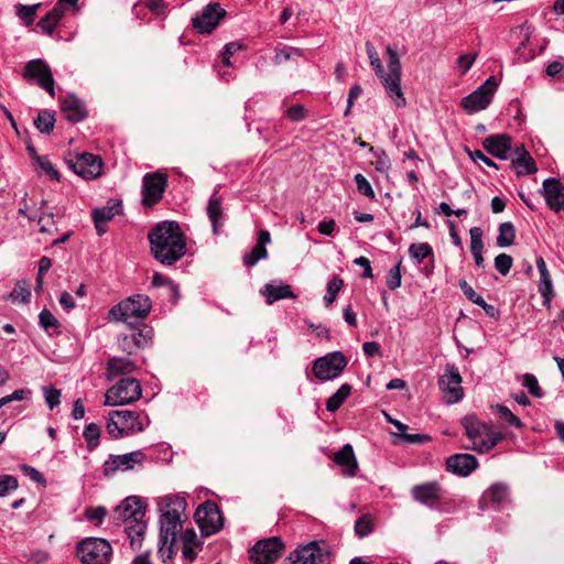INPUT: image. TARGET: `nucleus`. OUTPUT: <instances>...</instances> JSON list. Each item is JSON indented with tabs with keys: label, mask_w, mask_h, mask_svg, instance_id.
Wrapping results in <instances>:
<instances>
[{
	"label": "nucleus",
	"mask_w": 564,
	"mask_h": 564,
	"mask_svg": "<svg viewBox=\"0 0 564 564\" xmlns=\"http://www.w3.org/2000/svg\"><path fill=\"white\" fill-rule=\"evenodd\" d=\"M151 252L163 265H173L186 252L184 234L176 221H161L148 235Z\"/></svg>",
	"instance_id": "f257e3e1"
},
{
	"label": "nucleus",
	"mask_w": 564,
	"mask_h": 564,
	"mask_svg": "<svg viewBox=\"0 0 564 564\" xmlns=\"http://www.w3.org/2000/svg\"><path fill=\"white\" fill-rule=\"evenodd\" d=\"M366 52L369 57L370 65L372 66L376 75L381 79L389 97L394 101L397 107H404L406 105V100L401 89V62L397 51L392 46L387 47L388 73H384L379 55L372 43H366Z\"/></svg>",
	"instance_id": "f03ea898"
},
{
	"label": "nucleus",
	"mask_w": 564,
	"mask_h": 564,
	"mask_svg": "<svg viewBox=\"0 0 564 564\" xmlns=\"http://www.w3.org/2000/svg\"><path fill=\"white\" fill-rule=\"evenodd\" d=\"M149 424L150 419L145 413L115 410L108 413L106 431L111 438L119 440L143 432Z\"/></svg>",
	"instance_id": "7ed1b4c3"
},
{
	"label": "nucleus",
	"mask_w": 564,
	"mask_h": 564,
	"mask_svg": "<svg viewBox=\"0 0 564 564\" xmlns=\"http://www.w3.org/2000/svg\"><path fill=\"white\" fill-rule=\"evenodd\" d=\"M160 507V536L163 544H174L176 534L182 525L181 517L186 508V500L180 496L164 497Z\"/></svg>",
	"instance_id": "20e7f679"
},
{
	"label": "nucleus",
	"mask_w": 564,
	"mask_h": 564,
	"mask_svg": "<svg viewBox=\"0 0 564 564\" xmlns=\"http://www.w3.org/2000/svg\"><path fill=\"white\" fill-rule=\"evenodd\" d=\"M152 303L144 294L132 295L109 311V316L116 322L131 323V319H144L151 310Z\"/></svg>",
	"instance_id": "39448f33"
},
{
	"label": "nucleus",
	"mask_w": 564,
	"mask_h": 564,
	"mask_svg": "<svg viewBox=\"0 0 564 564\" xmlns=\"http://www.w3.org/2000/svg\"><path fill=\"white\" fill-rule=\"evenodd\" d=\"M142 397L141 383L135 378H121L105 394V405L120 406L138 401Z\"/></svg>",
	"instance_id": "423d86ee"
},
{
	"label": "nucleus",
	"mask_w": 564,
	"mask_h": 564,
	"mask_svg": "<svg viewBox=\"0 0 564 564\" xmlns=\"http://www.w3.org/2000/svg\"><path fill=\"white\" fill-rule=\"evenodd\" d=\"M111 552L108 541L100 538H87L76 549L77 557L84 564H107Z\"/></svg>",
	"instance_id": "0eeeda50"
},
{
	"label": "nucleus",
	"mask_w": 564,
	"mask_h": 564,
	"mask_svg": "<svg viewBox=\"0 0 564 564\" xmlns=\"http://www.w3.org/2000/svg\"><path fill=\"white\" fill-rule=\"evenodd\" d=\"M347 364L348 360L343 352L333 351L317 358L312 371L322 381L333 380L341 375Z\"/></svg>",
	"instance_id": "6e6552de"
},
{
	"label": "nucleus",
	"mask_w": 564,
	"mask_h": 564,
	"mask_svg": "<svg viewBox=\"0 0 564 564\" xmlns=\"http://www.w3.org/2000/svg\"><path fill=\"white\" fill-rule=\"evenodd\" d=\"M498 87L495 76H489L486 82L475 91L462 99V107L469 112L486 109L491 102L492 96Z\"/></svg>",
	"instance_id": "1a4fd4ad"
},
{
	"label": "nucleus",
	"mask_w": 564,
	"mask_h": 564,
	"mask_svg": "<svg viewBox=\"0 0 564 564\" xmlns=\"http://www.w3.org/2000/svg\"><path fill=\"white\" fill-rule=\"evenodd\" d=\"M195 520L206 536L217 533L224 525L220 510L212 501H206L197 508Z\"/></svg>",
	"instance_id": "9d476101"
},
{
	"label": "nucleus",
	"mask_w": 564,
	"mask_h": 564,
	"mask_svg": "<svg viewBox=\"0 0 564 564\" xmlns=\"http://www.w3.org/2000/svg\"><path fill=\"white\" fill-rule=\"evenodd\" d=\"M284 550V544L279 536H272L258 541L249 551L250 560L256 564H270L276 561Z\"/></svg>",
	"instance_id": "9b49d317"
},
{
	"label": "nucleus",
	"mask_w": 564,
	"mask_h": 564,
	"mask_svg": "<svg viewBox=\"0 0 564 564\" xmlns=\"http://www.w3.org/2000/svg\"><path fill=\"white\" fill-rule=\"evenodd\" d=\"M145 503L135 496L126 498L121 505L115 508L112 512V520L116 524H127L144 520Z\"/></svg>",
	"instance_id": "f8f14e48"
},
{
	"label": "nucleus",
	"mask_w": 564,
	"mask_h": 564,
	"mask_svg": "<svg viewBox=\"0 0 564 564\" xmlns=\"http://www.w3.org/2000/svg\"><path fill=\"white\" fill-rule=\"evenodd\" d=\"M145 456L141 451H134L122 455H109L102 466L105 477H113L117 471H128L135 465L143 463Z\"/></svg>",
	"instance_id": "ddd939ff"
},
{
	"label": "nucleus",
	"mask_w": 564,
	"mask_h": 564,
	"mask_svg": "<svg viewBox=\"0 0 564 564\" xmlns=\"http://www.w3.org/2000/svg\"><path fill=\"white\" fill-rule=\"evenodd\" d=\"M166 175L160 172L149 173L142 180V203L145 206H153L159 203L165 192Z\"/></svg>",
	"instance_id": "4468645a"
},
{
	"label": "nucleus",
	"mask_w": 564,
	"mask_h": 564,
	"mask_svg": "<svg viewBox=\"0 0 564 564\" xmlns=\"http://www.w3.org/2000/svg\"><path fill=\"white\" fill-rule=\"evenodd\" d=\"M68 166L86 180L96 178L101 174L102 161L98 155L91 153H82L67 161Z\"/></svg>",
	"instance_id": "2eb2a0df"
},
{
	"label": "nucleus",
	"mask_w": 564,
	"mask_h": 564,
	"mask_svg": "<svg viewBox=\"0 0 564 564\" xmlns=\"http://www.w3.org/2000/svg\"><path fill=\"white\" fill-rule=\"evenodd\" d=\"M444 490L440 482L427 481L412 487L411 496L414 501L424 505L433 510H438V505L443 499Z\"/></svg>",
	"instance_id": "dca6fc26"
},
{
	"label": "nucleus",
	"mask_w": 564,
	"mask_h": 564,
	"mask_svg": "<svg viewBox=\"0 0 564 564\" xmlns=\"http://www.w3.org/2000/svg\"><path fill=\"white\" fill-rule=\"evenodd\" d=\"M26 79L36 80L37 85L46 90L52 97L54 96V78L48 65L43 59L30 61L23 72Z\"/></svg>",
	"instance_id": "f3484780"
},
{
	"label": "nucleus",
	"mask_w": 564,
	"mask_h": 564,
	"mask_svg": "<svg viewBox=\"0 0 564 564\" xmlns=\"http://www.w3.org/2000/svg\"><path fill=\"white\" fill-rule=\"evenodd\" d=\"M226 14V10L219 3L212 2L193 18L192 24L199 33H210Z\"/></svg>",
	"instance_id": "a211bd4d"
},
{
	"label": "nucleus",
	"mask_w": 564,
	"mask_h": 564,
	"mask_svg": "<svg viewBox=\"0 0 564 564\" xmlns=\"http://www.w3.org/2000/svg\"><path fill=\"white\" fill-rule=\"evenodd\" d=\"M460 383L462 377L458 370L454 366L447 367L445 373L438 379L446 403L453 404L462 400L464 393Z\"/></svg>",
	"instance_id": "6ab92c4d"
},
{
	"label": "nucleus",
	"mask_w": 564,
	"mask_h": 564,
	"mask_svg": "<svg viewBox=\"0 0 564 564\" xmlns=\"http://www.w3.org/2000/svg\"><path fill=\"white\" fill-rule=\"evenodd\" d=\"M77 2L78 0H58L54 8L39 21L37 26L41 28L45 34L52 35L59 21L65 15V12L69 8L76 9Z\"/></svg>",
	"instance_id": "aec40b11"
},
{
	"label": "nucleus",
	"mask_w": 564,
	"mask_h": 564,
	"mask_svg": "<svg viewBox=\"0 0 564 564\" xmlns=\"http://www.w3.org/2000/svg\"><path fill=\"white\" fill-rule=\"evenodd\" d=\"M510 501V492L507 485L497 482L490 486L482 495L480 508L492 507L496 510L505 508Z\"/></svg>",
	"instance_id": "412c9836"
},
{
	"label": "nucleus",
	"mask_w": 564,
	"mask_h": 564,
	"mask_svg": "<svg viewBox=\"0 0 564 564\" xmlns=\"http://www.w3.org/2000/svg\"><path fill=\"white\" fill-rule=\"evenodd\" d=\"M546 205L554 212L564 210V186L556 178L550 177L543 182L541 189Z\"/></svg>",
	"instance_id": "4be33fe9"
},
{
	"label": "nucleus",
	"mask_w": 564,
	"mask_h": 564,
	"mask_svg": "<svg viewBox=\"0 0 564 564\" xmlns=\"http://www.w3.org/2000/svg\"><path fill=\"white\" fill-rule=\"evenodd\" d=\"M482 147L489 154L499 160L509 159L512 151L511 138L506 133L487 137L482 141Z\"/></svg>",
	"instance_id": "5701e85b"
},
{
	"label": "nucleus",
	"mask_w": 564,
	"mask_h": 564,
	"mask_svg": "<svg viewBox=\"0 0 564 564\" xmlns=\"http://www.w3.org/2000/svg\"><path fill=\"white\" fill-rule=\"evenodd\" d=\"M478 467L477 458L471 454H455L447 458L446 469L455 475L466 477Z\"/></svg>",
	"instance_id": "b1692460"
},
{
	"label": "nucleus",
	"mask_w": 564,
	"mask_h": 564,
	"mask_svg": "<svg viewBox=\"0 0 564 564\" xmlns=\"http://www.w3.org/2000/svg\"><path fill=\"white\" fill-rule=\"evenodd\" d=\"M462 425L465 430L466 436L471 441V446H477L478 442H484L487 431H489V423L478 420L476 415H466L462 419Z\"/></svg>",
	"instance_id": "393cba45"
},
{
	"label": "nucleus",
	"mask_w": 564,
	"mask_h": 564,
	"mask_svg": "<svg viewBox=\"0 0 564 564\" xmlns=\"http://www.w3.org/2000/svg\"><path fill=\"white\" fill-rule=\"evenodd\" d=\"M152 329L144 326L138 332H132L130 335H124L120 338V347L129 355L134 350L144 347L152 339Z\"/></svg>",
	"instance_id": "a878e982"
},
{
	"label": "nucleus",
	"mask_w": 564,
	"mask_h": 564,
	"mask_svg": "<svg viewBox=\"0 0 564 564\" xmlns=\"http://www.w3.org/2000/svg\"><path fill=\"white\" fill-rule=\"evenodd\" d=\"M121 212L122 205L120 202H109L107 206L94 209L93 219L97 234L99 236L104 235L106 232L104 225L111 220L116 215L121 214Z\"/></svg>",
	"instance_id": "bb28decb"
},
{
	"label": "nucleus",
	"mask_w": 564,
	"mask_h": 564,
	"mask_svg": "<svg viewBox=\"0 0 564 564\" xmlns=\"http://www.w3.org/2000/svg\"><path fill=\"white\" fill-rule=\"evenodd\" d=\"M61 109L66 119L72 122H79L87 116L84 102L75 95H67L61 100Z\"/></svg>",
	"instance_id": "cd10ccee"
},
{
	"label": "nucleus",
	"mask_w": 564,
	"mask_h": 564,
	"mask_svg": "<svg viewBox=\"0 0 564 564\" xmlns=\"http://www.w3.org/2000/svg\"><path fill=\"white\" fill-rule=\"evenodd\" d=\"M262 295L265 296V301L268 304H272L279 300L283 299H295L296 295L292 292L290 285L288 284H274L268 283L264 285L261 291Z\"/></svg>",
	"instance_id": "c85d7f7f"
},
{
	"label": "nucleus",
	"mask_w": 564,
	"mask_h": 564,
	"mask_svg": "<svg viewBox=\"0 0 564 564\" xmlns=\"http://www.w3.org/2000/svg\"><path fill=\"white\" fill-rule=\"evenodd\" d=\"M334 462L339 466L346 467L344 474L347 476H354L358 469L355 453L350 444L344 445L343 448L335 454Z\"/></svg>",
	"instance_id": "c756f323"
},
{
	"label": "nucleus",
	"mask_w": 564,
	"mask_h": 564,
	"mask_svg": "<svg viewBox=\"0 0 564 564\" xmlns=\"http://www.w3.org/2000/svg\"><path fill=\"white\" fill-rule=\"evenodd\" d=\"M128 539L130 540V545L133 550H138L141 547L143 538L147 531V523L144 520H140L137 522H131L124 524L123 528Z\"/></svg>",
	"instance_id": "7c9ffc66"
},
{
	"label": "nucleus",
	"mask_w": 564,
	"mask_h": 564,
	"mask_svg": "<svg viewBox=\"0 0 564 564\" xmlns=\"http://www.w3.org/2000/svg\"><path fill=\"white\" fill-rule=\"evenodd\" d=\"M134 370V364L132 360L122 357H112L107 362V375L108 379L113 377L128 375Z\"/></svg>",
	"instance_id": "2f4dec72"
},
{
	"label": "nucleus",
	"mask_w": 564,
	"mask_h": 564,
	"mask_svg": "<svg viewBox=\"0 0 564 564\" xmlns=\"http://www.w3.org/2000/svg\"><path fill=\"white\" fill-rule=\"evenodd\" d=\"M304 56V51L289 45L279 46L275 48V55L273 62L276 65L284 64L289 61L296 62L299 58Z\"/></svg>",
	"instance_id": "473e14b6"
},
{
	"label": "nucleus",
	"mask_w": 564,
	"mask_h": 564,
	"mask_svg": "<svg viewBox=\"0 0 564 564\" xmlns=\"http://www.w3.org/2000/svg\"><path fill=\"white\" fill-rule=\"evenodd\" d=\"M512 165L516 167L519 176L533 174L536 172V164L529 152H522V156H513L511 159Z\"/></svg>",
	"instance_id": "72a5a7b5"
},
{
	"label": "nucleus",
	"mask_w": 564,
	"mask_h": 564,
	"mask_svg": "<svg viewBox=\"0 0 564 564\" xmlns=\"http://www.w3.org/2000/svg\"><path fill=\"white\" fill-rule=\"evenodd\" d=\"M505 437L506 435L503 433L494 431L491 424H489V431H487L485 441L478 442L477 446H471L470 448L479 454H485L494 448Z\"/></svg>",
	"instance_id": "f704fd0d"
},
{
	"label": "nucleus",
	"mask_w": 564,
	"mask_h": 564,
	"mask_svg": "<svg viewBox=\"0 0 564 564\" xmlns=\"http://www.w3.org/2000/svg\"><path fill=\"white\" fill-rule=\"evenodd\" d=\"M207 215L213 226V232L217 235L219 227L223 226V223L220 221L223 217V209L219 198L215 196H212L209 198L207 206Z\"/></svg>",
	"instance_id": "c9c22d12"
},
{
	"label": "nucleus",
	"mask_w": 564,
	"mask_h": 564,
	"mask_svg": "<svg viewBox=\"0 0 564 564\" xmlns=\"http://www.w3.org/2000/svg\"><path fill=\"white\" fill-rule=\"evenodd\" d=\"M351 392V386L348 383H344L339 387V389L327 399L326 409L329 412L337 411L345 400L349 397Z\"/></svg>",
	"instance_id": "e433bc0d"
},
{
	"label": "nucleus",
	"mask_w": 564,
	"mask_h": 564,
	"mask_svg": "<svg viewBox=\"0 0 564 564\" xmlns=\"http://www.w3.org/2000/svg\"><path fill=\"white\" fill-rule=\"evenodd\" d=\"M101 427L97 423H89L85 426L83 437L87 443V451L94 452L99 446Z\"/></svg>",
	"instance_id": "4c0bfd02"
},
{
	"label": "nucleus",
	"mask_w": 564,
	"mask_h": 564,
	"mask_svg": "<svg viewBox=\"0 0 564 564\" xmlns=\"http://www.w3.org/2000/svg\"><path fill=\"white\" fill-rule=\"evenodd\" d=\"M516 238V229L512 223L506 221L500 224L499 234L497 237V245L500 248L509 247L513 243Z\"/></svg>",
	"instance_id": "58836bf2"
},
{
	"label": "nucleus",
	"mask_w": 564,
	"mask_h": 564,
	"mask_svg": "<svg viewBox=\"0 0 564 564\" xmlns=\"http://www.w3.org/2000/svg\"><path fill=\"white\" fill-rule=\"evenodd\" d=\"M8 299L13 303H28L31 299L29 282L26 280L18 281L12 292L8 295Z\"/></svg>",
	"instance_id": "ea45409f"
},
{
	"label": "nucleus",
	"mask_w": 564,
	"mask_h": 564,
	"mask_svg": "<svg viewBox=\"0 0 564 564\" xmlns=\"http://www.w3.org/2000/svg\"><path fill=\"white\" fill-rule=\"evenodd\" d=\"M41 3H35L32 6H25L19 3L17 8V15L23 21L26 26H30L34 23L35 14L37 10L41 8Z\"/></svg>",
	"instance_id": "a19ab883"
},
{
	"label": "nucleus",
	"mask_w": 564,
	"mask_h": 564,
	"mask_svg": "<svg viewBox=\"0 0 564 564\" xmlns=\"http://www.w3.org/2000/svg\"><path fill=\"white\" fill-rule=\"evenodd\" d=\"M54 123L55 118L53 113L46 110L40 111L37 117L34 119L36 129L42 133H50L54 128Z\"/></svg>",
	"instance_id": "79ce46f5"
},
{
	"label": "nucleus",
	"mask_w": 564,
	"mask_h": 564,
	"mask_svg": "<svg viewBox=\"0 0 564 564\" xmlns=\"http://www.w3.org/2000/svg\"><path fill=\"white\" fill-rule=\"evenodd\" d=\"M343 285H344V281L338 276H333L328 281L326 294L324 295L325 306L328 307L335 302L337 294L341 290Z\"/></svg>",
	"instance_id": "37998d69"
},
{
	"label": "nucleus",
	"mask_w": 564,
	"mask_h": 564,
	"mask_svg": "<svg viewBox=\"0 0 564 564\" xmlns=\"http://www.w3.org/2000/svg\"><path fill=\"white\" fill-rule=\"evenodd\" d=\"M369 151L372 153V155L376 159V161L373 163L375 169L382 174H387L391 167V162H390L388 154L383 150L375 149L373 147H370Z\"/></svg>",
	"instance_id": "c03bdc74"
},
{
	"label": "nucleus",
	"mask_w": 564,
	"mask_h": 564,
	"mask_svg": "<svg viewBox=\"0 0 564 564\" xmlns=\"http://www.w3.org/2000/svg\"><path fill=\"white\" fill-rule=\"evenodd\" d=\"M268 257L267 248L263 246L256 245L252 250L245 254L243 263L246 267L251 268L256 265L261 259Z\"/></svg>",
	"instance_id": "a18cd8bd"
},
{
	"label": "nucleus",
	"mask_w": 564,
	"mask_h": 564,
	"mask_svg": "<svg viewBox=\"0 0 564 564\" xmlns=\"http://www.w3.org/2000/svg\"><path fill=\"white\" fill-rule=\"evenodd\" d=\"M536 267L540 273V283H539V290L543 289L544 291L549 292L550 289L553 288L550 273L546 268V263L543 258L536 259Z\"/></svg>",
	"instance_id": "49530a36"
},
{
	"label": "nucleus",
	"mask_w": 564,
	"mask_h": 564,
	"mask_svg": "<svg viewBox=\"0 0 564 564\" xmlns=\"http://www.w3.org/2000/svg\"><path fill=\"white\" fill-rule=\"evenodd\" d=\"M496 410L499 417L505 420L509 425L516 429L523 427V423L521 422V420L518 416H516L506 405L498 404L496 406Z\"/></svg>",
	"instance_id": "de8ad7c7"
},
{
	"label": "nucleus",
	"mask_w": 564,
	"mask_h": 564,
	"mask_svg": "<svg viewBox=\"0 0 564 564\" xmlns=\"http://www.w3.org/2000/svg\"><path fill=\"white\" fill-rule=\"evenodd\" d=\"M372 520L369 514H362L355 523V533L362 539L372 532Z\"/></svg>",
	"instance_id": "09e8293b"
},
{
	"label": "nucleus",
	"mask_w": 564,
	"mask_h": 564,
	"mask_svg": "<svg viewBox=\"0 0 564 564\" xmlns=\"http://www.w3.org/2000/svg\"><path fill=\"white\" fill-rule=\"evenodd\" d=\"M409 253L412 258L416 259L417 261H422L423 259L433 254V249L426 242L413 243L409 248Z\"/></svg>",
	"instance_id": "8fccbe9b"
},
{
	"label": "nucleus",
	"mask_w": 564,
	"mask_h": 564,
	"mask_svg": "<svg viewBox=\"0 0 564 564\" xmlns=\"http://www.w3.org/2000/svg\"><path fill=\"white\" fill-rule=\"evenodd\" d=\"M42 392L44 394L45 403L48 406V409L53 410L61 403V390L44 386L42 387Z\"/></svg>",
	"instance_id": "3c124183"
},
{
	"label": "nucleus",
	"mask_w": 564,
	"mask_h": 564,
	"mask_svg": "<svg viewBox=\"0 0 564 564\" xmlns=\"http://www.w3.org/2000/svg\"><path fill=\"white\" fill-rule=\"evenodd\" d=\"M354 180H355L356 187H357V191L359 194H361L368 198H371V199L375 198L376 195H375L371 184L361 173H357L355 175Z\"/></svg>",
	"instance_id": "603ef678"
},
{
	"label": "nucleus",
	"mask_w": 564,
	"mask_h": 564,
	"mask_svg": "<svg viewBox=\"0 0 564 564\" xmlns=\"http://www.w3.org/2000/svg\"><path fill=\"white\" fill-rule=\"evenodd\" d=\"M522 384L529 390V393L534 398H542L543 391L539 386L538 379L534 375H523Z\"/></svg>",
	"instance_id": "864d4df0"
},
{
	"label": "nucleus",
	"mask_w": 564,
	"mask_h": 564,
	"mask_svg": "<svg viewBox=\"0 0 564 564\" xmlns=\"http://www.w3.org/2000/svg\"><path fill=\"white\" fill-rule=\"evenodd\" d=\"M35 163L37 164L36 169H39L41 172L45 173L53 180L59 181V173L57 170H55L54 165L47 156L37 158Z\"/></svg>",
	"instance_id": "5fc2aeb1"
},
{
	"label": "nucleus",
	"mask_w": 564,
	"mask_h": 564,
	"mask_svg": "<svg viewBox=\"0 0 564 564\" xmlns=\"http://www.w3.org/2000/svg\"><path fill=\"white\" fill-rule=\"evenodd\" d=\"M470 235V251L471 253L482 252V230L479 227H473L469 230Z\"/></svg>",
	"instance_id": "6e6d98bb"
},
{
	"label": "nucleus",
	"mask_w": 564,
	"mask_h": 564,
	"mask_svg": "<svg viewBox=\"0 0 564 564\" xmlns=\"http://www.w3.org/2000/svg\"><path fill=\"white\" fill-rule=\"evenodd\" d=\"M512 263V257L507 253H500L495 258V268L502 275H507L509 273Z\"/></svg>",
	"instance_id": "4d7b16f0"
},
{
	"label": "nucleus",
	"mask_w": 564,
	"mask_h": 564,
	"mask_svg": "<svg viewBox=\"0 0 564 564\" xmlns=\"http://www.w3.org/2000/svg\"><path fill=\"white\" fill-rule=\"evenodd\" d=\"M18 479L12 475L0 476V497L9 495L18 488Z\"/></svg>",
	"instance_id": "13d9d810"
},
{
	"label": "nucleus",
	"mask_w": 564,
	"mask_h": 564,
	"mask_svg": "<svg viewBox=\"0 0 564 564\" xmlns=\"http://www.w3.org/2000/svg\"><path fill=\"white\" fill-rule=\"evenodd\" d=\"M401 262H398L393 268L389 270L387 275V285L390 290H395L401 285Z\"/></svg>",
	"instance_id": "bf43d9fd"
},
{
	"label": "nucleus",
	"mask_w": 564,
	"mask_h": 564,
	"mask_svg": "<svg viewBox=\"0 0 564 564\" xmlns=\"http://www.w3.org/2000/svg\"><path fill=\"white\" fill-rule=\"evenodd\" d=\"M39 323L42 328L48 330L52 327H58L57 318L47 310L44 308L39 315Z\"/></svg>",
	"instance_id": "052dcab7"
},
{
	"label": "nucleus",
	"mask_w": 564,
	"mask_h": 564,
	"mask_svg": "<svg viewBox=\"0 0 564 564\" xmlns=\"http://www.w3.org/2000/svg\"><path fill=\"white\" fill-rule=\"evenodd\" d=\"M286 117L294 122L302 121L306 117V111L302 105H292L286 110Z\"/></svg>",
	"instance_id": "680f3d73"
},
{
	"label": "nucleus",
	"mask_w": 564,
	"mask_h": 564,
	"mask_svg": "<svg viewBox=\"0 0 564 564\" xmlns=\"http://www.w3.org/2000/svg\"><path fill=\"white\" fill-rule=\"evenodd\" d=\"M462 292L464 295L474 304H477L478 302H482V296L477 294L475 290L467 283L465 280H460L458 283Z\"/></svg>",
	"instance_id": "e2e57ef3"
},
{
	"label": "nucleus",
	"mask_w": 564,
	"mask_h": 564,
	"mask_svg": "<svg viewBox=\"0 0 564 564\" xmlns=\"http://www.w3.org/2000/svg\"><path fill=\"white\" fill-rule=\"evenodd\" d=\"M477 54H463L458 57L457 64L462 74H466L473 66Z\"/></svg>",
	"instance_id": "0e129e2a"
},
{
	"label": "nucleus",
	"mask_w": 564,
	"mask_h": 564,
	"mask_svg": "<svg viewBox=\"0 0 564 564\" xmlns=\"http://www.w3.org/2000/svg\"><path fill=\"white\" fill-rule=\"evenodd\" d=\"M31 395V391L29 389H18L13 391L11 394L2 398L4 404H9L13 401H22L28 399Z\"/></svg>",
	"instance_id": "69168bd1"
},
{
	"label": "nucleus",
	"mask_w": 564,
	"mask_h": 564,
	"mask_svg": "<svg viewBox=\"0 0 564 564\" xmlns=\"http://www.w3.org/2000/svg\"><path fill=\"white\" fill-rule=\"evenodd\" d=\"M362 94V88L360 85H354L350 87L347 98V107L345 110V116H348L350 112L351 107L354 106V102L356 99H358Z\"/></svg>",
	"instance_id": "338daca9"
},
{
	"label": "nucleus",
	"mask_w": 564,
	"mask_h": 564,
	"mask_svg": "<svg viewBox=\"0 0 564 564\" xmlns=\"http://www.w3.org/2000/svg\"><path fill=\"white\" fill-rule=\"evenodd\" d=\"M21 470L36 484H45L43 475L32 466L21 465Z\"/></svg>",
	"instance_id": "774afa93"
}]
</instances>
